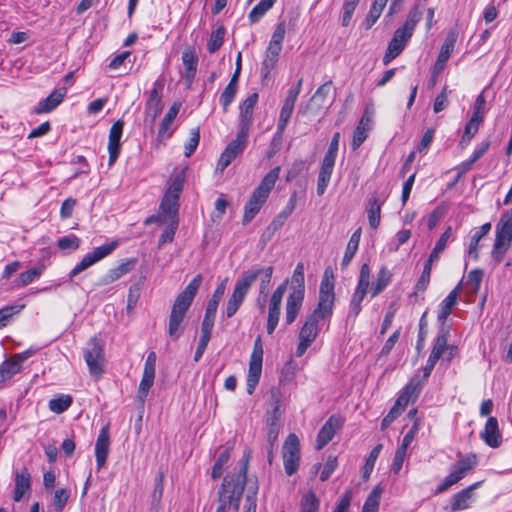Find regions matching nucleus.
<instances>
[{"label": "nucleus", "instance_id": "f257e3e1", "mask_svg": "<svg viewBox=\"0 0 512 512\" xmlns=\"http://www.w3.org/2000/svg\"><path fill=\"white\" fill-rule=\"evenodd\" d=\"M335 301L334 283L327 277L322 279L319 290V300L313 312L307 316L299 332V343L296 349V356L301 357L318 336V321L330 319L333 314Z\"/></svg>", "mask_w": 512, "mask_h": 512}, {"label": "nucleus", "instance_id": "f03ea898", "mask_svg": "<svg viewBox=\"0 0 512 512\" xmlns=\"http://www.w3.org/2000/svg\"><path fill=\"white\" fill-rule=\"evenodd\" d=\"M248 457L243 459L236 474L224 477L222 488L219 491V506L216 512H226L229 509L238 511L240 500L247 480Z\"/></svg>", "mask_w": 512, "mask_h": 512}, {"label": "nucleus", "instance_id": "7ed1b4c3", "mask_svg": "<svg viewBox=\"0 0 512 512\" xmlns=\"http://www.w3.org/2000/svg\"><path fill=\"white\" fill-rule=\"evenodd\" d=\"M201 282L202 276L200 274L196 275L186 288L178 294L173 303L168 324V335L173 341L178 340L184 330L181 324L199 290Z\"/></svg>", "mask_w": 512, "mask_h": 512}, {"label": "nucleus", "instance_id": "20e7f679", "mask_svg": "<svg viewBox=\"0 0 512 512\" xmlns=\"http://www.w3.org/2000/svg\"><path fill=\"white\" fill-rule=\"evenodd\" d=\"M280 167L276 166L271 169L261 180L260 184L254 189L249 201L244 207L243 224H248L259 213L276 181L279 178Z\"/></svg>", "mask_w": 512, "mask_h": 512}, {"label": "nucleus", "instance_id": "39448f33", "mask_svg": "<svg viewBox=\"0 0 512 512\" xmlns=\"http://www.w3.org/2000/svg\"><path fill=\"white\" fill-rule=\"evenodd\" d=\"M305 267L299 262L291 277L290 292L285 305V321L287 325H291L297 318L305 297Z\"/></svg>", "mask_w": 512, "mask_h": 512}, {"label": "nucleus", "instance_id": "423d86ee", "mask_svg": "<svg viewBox=\"0 0 512 512\" xmlns=\"http://www.w3.org/2000/svg\"><path fill=\"white\" fill-rule=\"evenodd\" d=\"M512 243V214L504 213L496 225L495 241L491 251L493 260L499 264Z\"/></svg>", "mask_w": 512, "mask_h": 512}, {"label": "nucleus", "instance_id": "0eeeda50", "mask_svg": "<svg viewBox=\"0 0 512 512\" xmlns=\"http://www.w3.org/2000/svg\"><path fill=\"white\" fill-rule=\"evenodd\" d=\"M84 360L92 377L99 379L104 373V345L97 337L91 338L83 350Z\"/></svg>", "mask_w": 512, "mask_h": 512}, {"label": "nucleus", "instance_id": "6e6552de", "mask_svg": "<svg viewBox=\"0 0 512 512\" xmlns=\"http://www.w3.org/2000/svg\"><path fill=\"white\" fill-rule=\"evenodd\" d=\"M257 278L258 274L256 272H244L242 278L236 282L233 293L226 303L225 314L227 318L236 314Z\"/></svg>", "mask_w": 512, "mask_h": 512}, {"label": "nucleus", "instance_id": "1a4fd4ad", "mask_svg": "<svg viewBox=\"0 0 512 512\" xmlns=\"http://www.w3.org/2000/svg\"><path fill=\"white\" fill-rule=\"evenodd\" d=\"M370 285V268L368 264H363L360 269L358 283L351 297L349 304L348 320L355 321L362 310V302L368 292Z\"/></svg>", "mask_w": 512, "mask_h": 512}, {"label": "nucleus", "instance_id": "9d476101", "mask_svg": "<svg viewBox=\"0 0 512 512\" xmlns=\"http://www.w3.org/2000/svg\"><path fill=\"white\" fill-rule=\"evenodd\" d=\"M263 344L261 336H257L254 341L253 351L250 356L249 369L247 375V393L251 395L259 383L262 373L263 362Z\"/></svg>", "mask_w": 512, "mask_h": 512}, {"label": "nucleus", "instance_id": "9b49d317", "mask_svg": "<svg viewBox=\"0 0 512 512\" xmlns=\"http://www.w3.org/2000/svg\"><path fill=\"white\" fill-rule=\"evenodd\" d=\"M118 246L117 241L105 243L99 247L93 249V251L87 253L82 260L70 271L69 278L72 279L82 271L88 269L98 261L109 256Z\"/></svg>", "mask_w": 512, "mask_h": 512}, {"label": "nucleus", "instance_id": "f8f14e48", "mask_svg": "<svg viewBox=\"0 0 512 512\" xmlns=\"http://www.w3.org/2000/svg\"><path fill=\"white\" fill-rule=\"evenodd\" d=\"M283 462L288 476H292L297 472L300 462V443L294 433L289 434L284 442Z\"/></svg>", "mask_w": 512, "mask_h": 512}, {"label": "nucleus", "instance_id": "ddd939ff", "mask_svg": "<svg viewBox=\"0 0 512 512\" xmlns=\"http://www.w3.org/2000/svg\"><path fill=\"white\" fill-rule=\"evenodd\" d=\"M288 280H285L281 283L275 291L272 293L269 305H268V318H267V333L269 335L273 334L280 319L281 314V304L283 296L287 289Z\"/></svg>", "mask_w": 512, "mask_h": 512}, {"label": "nucleus", "instance_id": "4468645a", "mask_svg": "<svg viewBox=\"0 0 512 512\" xmlns=\"http://www.w3.org/2000/svg\"><path fill=\"white\" fill-rule=\"evenodd\" d=\"M455 43H456V34L453 32H450L446 36L445 41L441 46L439 55L437 57L436 63L434 65V68L432 71V75L428 81L429 87L435 86L439 74L444 69L447 61L449 60V58L454 50Z\"/></svg>", "mask_w": 512, "mask_h": 512}, {"label": "nucleus", "instance_id": "2eb2a0df", "mask_svg": "<svg viewBox=\"0 0 512 512\" xmlns=\"http://www.w3.org/2000/svg\"><path fill=\"white\" fill-rule=\"evenodd\" d=\"M422 16L423 13L420 8L418 6H414L409 11L404 24L395 30L393 37L407 46L409 40L414 34L417 24L421 21Z\"/></svg>", "mask_w": 512, "mask_h": 512}, {"label": "nucleus", "instance_id": "dca6fc26", "mask_svg": "<svg viewBox=\"0 0 512 512\" xmlns=\"http://www.w3.org/2000/svg\"><path fill=\"white\" fill-rule=\"evenodd\" d=\"M343 421L340 417L332 415L318 432L316 449L322 450L334 437L336 431L341 428Z\"/></svg>", "mask_w": 512, "mask_h": 512}, {"label": "nucleus", "instance_id": "f3484780", "mask_svg": "<svg viewBox=\"0 0 512 512\" xmlns=\"http://www.w3.org/2000/svg\"><path fill=\"white\" fill-rule=\"evenodd\" d=\"M124 122L118 120L113 123L109 131L108 152H109V166H112L119 157L121 151V137L123 134Z\"/></svg>", "mask_w": 512, "mask_h": 512}, {"label": "nucleus", "instance_id": "a211bd4d", "mask_svg": "<svg viewBox=\"0 0 512 512\" xmlns=\"http://www.w3.org/2000/svg\"><path fill=\"white\" fill-rule=\"evenodd\" d=\"M110 449L109 425L102 427L95 443V457L97 469L100 470L106 465Z\"/></svg>", "mask_w": 512, "mask_h": 512}, {"label": "nucleus", "instance_id": "6ab92c4d", "mask_svg": "<svg viewBox=\"0 0 512 512\" xmlns=\"http://www.w3.org/2000/svg\"><path fill=\"white\" fill-rule=\"evenodd\" d=\"M225 289L226 280H224L221 284L217 286V288L212 294L211 299L208 301L202 326L209 327L210 329L213 330L217 308L225 293Z\"/></svg>", "mask_w": 512, "mask_h": 512}, {"label": "nucleus", "instance_id": "aec40b11", "mask_svg": "<svg viewBox=\"0 0 512 512\" xmlns=\"http://www.w3.org/2000/svg\"><path fill=\"white\" fill-rule=\"evenodd\" d=\"M258 101V94L252 93L240 105L239 130L249 132L253 120L254 107Z\"/></svg>", "mask_w": 512, "mask_h": 512}, {"label": "nucleus", "instance_id": "412c9836", "mask_svg": "<svg viewBox=\"0 0 512 512\" xmlns=\"http://www.w3.org/2000/svg\"><path fill=\"white\" fill-rule=\"evenodd\" d=\"M481 439L491 448H497L502 443V436L499 431L498 420L496 417H489L486 421L484 430L480 433Z\"/></svg>", "mask_w": 512, "mask_h": 512}, {"label": "nucleus", "instance_id": "4be33fe9", "mask_svg": "<svg viewBox=\"0 0 512 512\" xmlns=\"http://www.w3.org/2000/svg\"><path fill=\"white\" fill-rule=\"evenodd\" d=\"M66 88L54 90L45 99L41 100L34 108L36 114H44L53 111L58 105L62 103L66 96Z\"/></svg>", "mask_w": 512, "mask_h": 512}, {"label": "nucleus", "instance_id": "5701e85b", "mask_svg": "<svg viewBox=\"0 0 512 512\" xmlns=\"http://www.w3.org/2000/svg\"><path fill=\"white\" fill-rule=\"evenodd\" d=\"M297 204V193L293 192L285 207L274 217L267 230L272 233L283 227L287 219L294 212Z\"/></svg>", "mask_w": 512, "mask_h": 512}, {"label": "nucleus", "instance_id": "b1692460", "mask_svg": "<svg viewBox=\"0 0 512 512\" xmlns=\"http://www.w3.org/2000/svg\"><path fill=\"white\" fill-rule=\"evenodd\" d=\"M481 484V482H476L469 487L461 490L456 493L452 500L450 510L451 512H458L460 510H465L470 507V503L473 497V491Z\"/></svg>", "mask_w": 512, "mask_h": 512}, {"label": "nucleus", "instance_id": "393cba45", "mask_svg": "<svg viewBox=\"0 0 512 512\" xmlns=\"http://www.w3.org/2000/svg\"><path fill=\"white\" fill-rule=\"evenodd\" d=\"M182 63L185 70L184 78L188 85H191L192 81L195 78L198 65V57L193 47H187L182 52Z\"/></svg>", "mask_w": 512, "mask_h": 512}, {"label": "nucleus", "instance_id": "a878e982", "mask_svg": "<svg viewBox=\"0 0 512 512\" xmlns=\"http://www.w3.org/2000/svg\"><path fill=\"white\" fill-rule=\"evenodd\" d=\"M267 442L269 444V462H271L272 449L274 444L276 443L280 431V412L276 407L273 409L272 413L269 415L267 419Z\"/></svg>", "mask_w": 512, "mask_h": 512}, {"label": "nucleus", "instance_id": "bb28decb", "mask_svg": "<svg viewBox=\"0 0 512 512\" xmlns=\"http://www.w3.org/2000/svg\"><path fill=\"white\" fill-rule=\"evenodd\" d=\"M137 263V260L126 259L121 262L118 266L110 269L107 274L101 279V283L103 285H108L113 283L114 281L120 279L122 276L126 275L130 271H132Z\"/></svg>", "mask_w": 512, "mask_h": 512}, {"label": "nucleus", "instance_id": "cd10ccee", "mask_svg": "<svg viewBox=\"0 0 512 512\" xmlns=\"http://www.w3.org/2000/svg\"><path fill=\"white\" fill-rule=\"evenodd\" d=\"M336 160L323 158L317 180V194L323 195L330 182Z\"/></svg>", "mask_w": 512, "mask_h": 512}, {"label": "nucleus", "instance_id": "c85d7f7f", "mask_svg": "<svg viewBox=\"0 0 512 512\" xmlns=\"http://www.w3.org/2000/svg\"><path fill=\"white\" fill-rule=\"evenodd\" d=\"M368 204L366 208L369 225L372 229H377L380 225L381 220V208L384 203L376 195H371L368 198Z\"/></svg>", "mask_w": 512, "mask_h": 512}, {"label": "nucleus", "instance_id": "c756f323", "mask_svg": "<svg viewBox=\"0 0 512 512\" xmlns=\"http://www.w3.org/2000/svg\"><path fill=\"white\" fill-rule=\"evenodd\" d=\"M460 290L461 283H459L440 303V309L437 317L439 322L444 323L451 314L453 307L457 303Z\"/></svg>", "mask_w": 512, "mask_h": 512}, {"label": "nucleus", "instance_id": "7c9ffc66", "mask_svg": "<svg viewBox=\"0 0 512 512\" xmlns=\"http://www.w3.org/2000/svg\"><path fill=\"white\" fill-rule=\"evenodd\" d=\"M162 109L163 104L161 95L150 93L145 104V122H149L152 125L159 114L162 112Z\"/></svg>", "mask_w": 512, "mask_h": 512}, {"label": "nucleus", "instance_id": "2f4dec72", "mask_svg": "<svg viewBox=\"0 0 512 512\" xmlns=\"http://www.w3.org/2000/svg\"><path fill=\"white\" fill-rule=\"evenodd\" d=\"M179 112V107L176 104H173L169 110L167 111L166 115L162 119L161 123L159 124L158 128V138L161 140L168 139L173 131L171 130V126L173 124V121L175 120L177 114Z\"/></svg>", "mask_w": 512, "mask_h": 512}, {"label": "nucleus", "instance_id": "473e14b6", "mask_svg": "<svg viewBox=\"0 0 512 512\" xmlns=\"http://www.w3.org/2000/svg\"><path fill=\"white\" fill-rule=\"evenodd\" d=\"M177 198L174 196L164 195L161 204L158 218L164 220H177L176 214L178 212L179 204Z\"/></svg>", "mask_w": 512, "mask_h": 512}, {"label": "nucleus", "instance_id": "72a5a7b5", "mask_svg": "<svg viewBox=\"0 0 512 512\" xmlns=\"http://www.w3.org/2000/svg\"><path fill=\"white\" fill-rule=\"evenodd\" d=\"M491 230V223H484L479 227L471 237L470 244L468 246V256L473 260L477 261L479 258L478 249L480 240L485 237Z\"/></svg>", "mask_w": 512, "mask_h": 512}, {"label": "nucleus", "instance_id": "f704fd0d", "mask_svg": "<svg viewBox=\"0 0 512 512\" xmlns=\"http://www.w3.org/2000/svg\"><path fill=\"white\" fill-rule=\"evenodd\" d=\"M282 50V46L269 44L266 52H265V58L262 62V73L267 76L272 69L276 66V63L278 62L280 52Z\"/></svg>", "mask_w": 512, "mask_h": 512}, {"label": "nucleus", "instance_id": "c9c22d12", "mask_svg": "<svg viewBox=\"0 0 512 512\" xmlns=\"http://www.w3.org/2000/svg\"><path fill=\"white\" fill-rule=\"evenodd\" d=\"M360 238H361V228H358L351 235L350 240L347 244V247H346L342 262H341L342 268L347 267L349 265V263L351 262V260L353 259V257L355 256V254L358 250V247H359Z\"/></svg>", "mask_w": 512, "mask_h": 512}, {"label": "nucleus", "instance_id": "e433bc0d", "mask_svg": "<svg viewBox=\"0 0 512 512\" xmlns=\"http://www.w3.org/2000/svg\"><path fill=\"white\" fill-rule=\"evenodd\" d=\"M392 280V273L386 267H382L378 274L376 281L372 284L371 287V297L374 298L379 295L390 283Z\"/></svg>", "mask_w": 512, "mask_h": 512}, {"label": "nucleus", "instance_id": "4c0bfd02", "mask_svg": "<svg viewBox=\"0 0 512 512\" xmlns=\"http://www.w3.org/2000/svg\"><path fill=\"white\" fill-rule=\"evenodd\" d=\"M30 489V474L25 469L21 473L16 474L14 500L20 501L24 494Z\"/></svg>", "mask_w": 512, "mask_h": 512}, {"label": "nucleus", "instance_id": "58836bf2", "mask_svg": "<svg viewBox=\"0 0 512 512\" xmlns=\"http://www.w3.org/2000/svg\"><path fill=\"white\" fill-rule=\"evenodd\" d=\"M448 333V329L444 327L439 331L434 341L432 351L429 355L430 357L439 360L441 357H443V355H445L448 341Z\"/></svg>", "mask_w": 512, "mask_h": 512}, {"label": "nucleus", "instance_id": "ea45409f", "mask_svg": "<svg viewBox=\"0 0 512 512\" xmlns=\"http://www.w3.org/2000/svg\"><path fill=\"white\" fill-rule=\"evenodd\" d=\"M477 465V456L468 454L456 462L453 470L463 479Z\"/></svg>", "mask_w": 512, "mask_h": 512}, {"label": "nucleus", "instance_id": "a19ab883", "mask_svg": "<svg viewBox=\"0 0 512 512\" xmlns=\"http://www.w3.org/2000/svg\"><path fill=\"white\" fill-rule=\"evenodd\" d=\"M277 0H261L256 4L248 15L250 23L254 24L260 21V19L274 6Z\"/></svg>", "mask_w": 512, "mask_h": 512}, {"label": "nucleus", "instance_id": "79ce46f5", "mask_svg": "<svg viewBox=\"0 0 512 512\" xmlns=\"http://www.w3.org/2000/svg\"><path fill=\"white\" fill-rule=\"evenodd\" d=\"M387 2L388 0H374L368 15L364 20V26L366 29H370L377 22Z\"/></svg>", "mask_w": 512, "mask_h": 512}, {"label": "nucleus", "instance_id": "37998d69", "mask_svg": "<svg viewBox=\"0 0 512 512\" xmlns=\"http://www.w3.org/2000/svg\"><path fill=\"white\" fill-rule=\"evenodd\" d=\"M72 402L73 399L70 395L60 394L49 401L48 407L53 413L61 414L72 405Z\"/></svg>", "mask_w": 512, "mask_h": 512}, {"label": "nucleus", "instance_id": "c03bdc74", "mask_svg": "<svg viewBox=\"0 0 512 512\" xmlns=\"http://www.w3.org/2000/svg\"><path fill=\"white\" fill-rule=\"evenodd\" d=\"M44 265H38L36 267H33L27 271H24L19 274L17 278V286L18 287H25L32 283L35 279L40 277L42 273L44 272Z\"/></svg>", "mask_w": 512, "mask_h": 512}, {"label": "nucleus", "instance_id": "a18cd8bd", "mask_svg": "<svg viewBox=\"0 0 512 512\" xmlns=\"http://www.w3.org/2000/svg\"><path fill=\"white\" fill-rule=\"evenodd\" d=\"M405 47L406 45L401 43L398 39L392 37L383 56V64L388 65L390 62H392L402 53Z\"/></svg>", "mask_w": 512, "mask_h": 512}, {"label": "nucleus", "instance_id": "49530a36", "mask_svg": "<svg viewBox=\"0 0 512 512\" xmlns=\"http://www.w3.org/2000/svg\"><path fill=\"white\" fill-rule=\"evenodd\" d=\"M320 501L313 491L305 493L300 501L301 512H319Z\"/></svg>", "mask_w": 512, "mask_h": 512}, {"label": "nucleus", "instance_id": "de8ad7c7", "mask_svg": "<svg viewBox=\"0 0 512 512\" xmlns=\"http://www.w3.org/2000/svg\"><path fill=\"white\" fill-rule=\"evenodd\" d=\"M381 494V487H374L364 502L362 512H378Z\"/></svg>", "mask_w": 512, "mask_h": 512}, {"label": "nucleus", "instance_id": "09e8293b", "mask_svg": "<svg viewBox=\"0 0 512 512\" xmlns=\"http://www.w3.org/2000/svg\"><path fill=\"white\" fill-rule=\"evenodd\" d=\"M21 363L20 361L13 356L11 359L4 361L0 365V375L3 378H11L21 370Z\"/></svg>", "mask_w": 512, "mask_h": 512}, {"label": "nucleus", "instance_id": "8fccbe9b", "mask_svg": "<svg viewBox=\"0 0 512 512\" xmlns=\"http://www.w3.org/2000/svg\"><path fill=\"white\" fill-rule=\"evenodd\" d=\"M248 136L249 132L238 130L236 138L227 145L226 149L238 156L245 149Z\"/></svg>", "mask_w": 512, "mask_h": 512}, {"label": "nucleus", "instance_id": "3c124183", "mask_svg": "<svg viewBox=\"0 0 512 512\" xmlns=\"http://www.w3.org/2000/svg\"><path fill=\"white\" fill-rule=\"evenodd\" d=\"M154 378H155L154 373L143 371V376L140 381L139 389H138L137 396H136L137 399L139 401H141L142 403L144 402L145 398L148 395L150 388L152 387V385L154 383Z\"/></svg>", "mask_w": 512, "mask_h": 512}, {"label": "nucleus", "instance_id": "603ef678", "mask_svg": "<svg viewBox=\"0 0 512 512\" xmlns=\"http://www.w3.org/2000/svg\"><path fill=\"white\" fill-rule=\"evenodd\" d=\"M248 272H256L258 274V277L261 276V281L259 285V293L261 295H267L272 274H273V267L268 266L266 268L262 269H255V270H249Z\"/></svg>", "mask_w": 512, "mask_h": 512}, {"label": "nucleus", "instance_id": "864d4df0", "mask_svg": "<svg viewBox=\"0 0 512 512\" xmlns=\"http://www.w3.org/2000/svg\"><path fill=\"white\" fill-rule=\"evenodd\" d=\"M224 36H225L224 27H218L216 30H214L211 33L210 39L207 43V50L209 53H215L220 49V47L222 46V44L224 42Z\"/></svg>", "mask_w": 512, "mask_h": 512}, {"label": "nucleus", "instance_id": "5fc2aeb1", "mask_svg": "<svg viewBox=\"0 0 512 512\" xmlns=\"http://www.w3.org/2000/svg\"><path fill=\"white\" fill-rule=\"evenodd\" d=\"M185 182V175L183 172L176 174L170 181L169 186L165 192L166 195L174 196L179 199Z\"/></svg>", "mask_w": 512, "mask_h": 512}, {"label": "nucleus", "instance_id": "6e6d98bb", "mask_svg": "<svg viewBox=\"0 0 512 512\" xmlns=\"http://www.w3.org/2000/svg\"><path fill=\"white\" fill-rule=\"evenodd\" d=\"M212 329L201 326V336L195 351L194 360L197 362L202 357L211 338Z\"/></svg>", "mask_w": 512, "mask_h": 512}, {"label": "nucleus", "instance_id": "4d7b16f0", "mask_svg": "<svg viewBox=\"0 0 512 512\" xmlns=\"http://www.w3.org/2000/svg\"><path fill=\"white\" fill-rule=\"evenodd\" d=\"M480 124L469 120L466 124L461 140L459 141L460 149H465L479 129Z\"/></svg>", "mask_w": 512, "mask_h": 512}, {"label": "nucleus", "instance_id": "13d9d810", "mask_svg": "<svg viewBox=\"0 0 512 512\" xmlns=\"http://www.w3.org/2000/svg\"><path fill=\"white\" fill-rule=\"evenodd\" d=\"M485 112H486V100H485L484 94L482 92L477 96V98L475 100V103L473 106V113H472V117L470 120L475 121L480 124L484 118Z\"/></svg>", "mask_w": 512, "mask_h": 512}, {"label": "nucleus", "instance_id": "bf43d9fd", "mask_svg": "<svg viewBox=\"0 0 512 512\" xmlns=\"http://www.w3.org/2000/svg\"><path fill=\"white\" fill-rule=\"evenodd\" d=\"M381 449H382V445L378 444L371 450V452L365 462V465L363 467V475L362 476L364 479L369 478L370 474L372 473L374 466H375V462H376L377 458L379 457Z\"/></svg>", "mask_w": 512, "mask_h": 512}, {"label": "nucleus", "instance_id": "052dcab7", "mask_svg": "<svg viewBox=\"0 0 512 512\" xmlns=\"http://www.w3.org/2000/svg\"><path fill=\"white\" fill-rule=\"evenodd\" d=\"M164 473L159 472L155 477L154 489L152 492V505L158 506L161 502L164 491Z\"/></svg>", "mask_w": 512, "mask_h": 512}, {"label": "nucleus", "instance_id": "680f3d73", "mask_svg": "<svg viewBox=\"0 0 512 512\" xmlns=\"http://www.w3.org/2000/svg\"><path fill=\"white\" fill-rule=\"evenodd\" d=\"M230 458V450L229 448L225 449L223 452L220 453L219 457L215 461L211 476L213 479L220 478L223 473V466L228 462Z\"/></svg>", "mask_w": 512, "mask_h": 512}, {"label": "nucleus", "instance_id": "e2e57ef3", "mask_svg": "<svg viewBox=\"0 0 512 512\" xmlns=\"http://www.w3.org/2000/svg\"><path fill=\"white\" fill-rule=\"evenodd\" d=\"M237 87H234L232 85H227L223 92L220 95V103L222 105L223 112L226 113L228 111V108L230 104L233 102L236 93H237Z\"/></svg>", "mask_w": 512, "mask_h": 512}, {"label": "nucleus", "instance_id": "0e129e2a", "mask_svg": "<svg viewBox=\"0 0 512 512\" xmlns=\"http://www.w3.org/2000/svg\"><path fill=\"white\" fill-rule=\"evenodd\" d=\"M360 0H344L342 25L347 27L352 19L353 13L358 6Z\"/></svg>", "mask_w": 512, "mask_h": 512}, {"label": "nucleus", "instance_id": "69168bd1", "mask_svg": "<svg viewBox=\"0 0 512 512\" xmlns=\"http://www.w3.org/2000/svg\"><path fill=\"white\" fill-rule=\"evenodd\" d=\"M200 140V133L198 128H194L190 132V138L184 146V154L186 157H190L196 150Z\"/></svg>", "mask_w": 512, "mask_h": 512}, {"label": "nucleus", "instance_id": "338daca9", "mask_svg": "<svg viewBox=\"0 0 512 512\" xmlns=\"http://www.w3.org/2000/svg\"><path fill=\"white\" fill-rule=\"evenodd\" d=\"M170 224L167 228L164 229L162 234L160 235L158 246L161 247L167 242H172L177 230L178 221L177 220H169Z\"/></svg>", "mask_w": 512, "mask_h": 512}, {"label": "nucleus", "instance_id": "774afa93", "mask_svg": "<svg viewBox=\"0 0 512 512\" xmlns=\"http://www.w3.org/2000/svg\"><path fill=\"white\" fill-rule=\"evenodd\" d=\"M431 269L432 266H430L429 264L424 265L422 274L414 287L415 293L424 292L427 289V286L430 282Z\"/></svg>", "mask_w": 512, "mask_h": 512}]
</instances>
